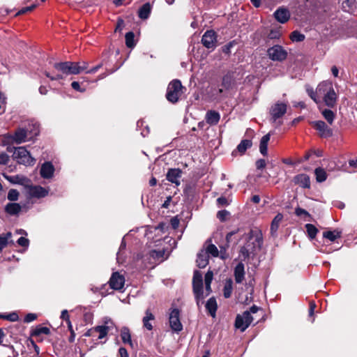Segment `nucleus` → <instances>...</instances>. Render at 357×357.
<instances>
[{"instance_id": "obj_1", "label": "nucleus", "mask_w": 357, "mask_h": 357, "mask_svg": "<svg viewBox=\"0 0 357 357\" xmlns=\"http://www.w3.org/2000/svg\"><path fill=\"white\" fill-rule=\"evenodd\" d=\"M263 245V236L260 230L250 229L245 236V243L241 247L239 250L240 256L242 257V261L252 259L257 255V252L260 250Z\"/></svg>"}, {"instance_id": "obj_2", "label": "nucleus", "mask_w": 357, "mask_h": 357, "mask_svg": "<svg viewBox=\"0 0 357 357\" xmlns=\"http://www.w3.org/2000/svg\"><path fill=\"white\" fill-rule=\"evenodd\" d=\"M75 63L72 61H64L54 63L53 67L59 73L52 75L48 71L44 72L45 75L52 81H56L63 79V75H76L77 68H75Z\"/></svg>"}, {"instance_id": "obj_3", "label": "nucleus", "mask_w": 357, "mask_h": 357, "mask_svg": "<svg viewBox=\"0 0 357 357\" xmlns=\"http://www.w3.org/2000/svg\"><path fill=\"white\" fill-rule=\"evenodd\" d=\"M333 87L331 82L324 81L318 84L315 91L312 88H310L307 89L306 91L314 102L318 104L321 102L323 98Z\"/></svg>"}, {"instance_id": "obj_4", "label": "nucleus", "mask_w": 357, "mask_h": 357, "mask_svg": "<svg viewBox=\"0 0 357 357\" xmlns=\"http://www.w3.org/2000/svg\"><path fill=\"white\" fill-rule=\"evenodd\" d=\"M192 291L197 305L199 306L200 303H204V296L203 289V278L200 271L196 270L194 271L192 278Z\"/></svg>"}, {"instance_id": "obj_5", "label": "nucleus", "mask_w": 357, "mask_h": 357, "mask_svg": "<svg viewBox=\"0 0 357 357\" xmlns=\"http://www.w3.org/2000/svg\"><path fill=\"white\" fill-rule=\"evenodd\" d=\"M183 89L184 87L179 79H173L167 86L165 95L167 100L171 103H176L183 93L182 90Z\"/></svg>"}, {"instance_id": "obj_6", "label": "nucleus", "mask_w": 357, "mask_h": 357, "mask_svg": "<svg viewBox=\"0 0 357 357\" xmlns=\"http://www.w3.org/2000/svg\"><path fill=\"white\" fill-rule=\"evenodd\" d=\"M13 158L17 160L19 164L24 165H33L36 160L31 157L29 151L25 147L20 146L16 149L13 153Z\"/></svg>"}, {"instance_id": "obj_7", "label": "nucleus", "mask_w": 357, "mask_h": 357, "mask_svg": "<svg viewBox=\"0 0 357 357\" xmlns=\"http://www.w3.org/2000/svg\"><path fill=\"white\" fill-rule=\"evenodd\" d=\"M267 54L272 61L281 62L287 59L288 53L282 46L275 45L268 49Z\"/></svg>"}, {"instance_id": "obj_8", "label": "nucleus", "mask_w": 357, "mask_h": 357, "mask_svg": "<svg viewBox=\"0 0 357 357\" xmlns=\"http://www.w3.org/2000/svg\"><path fill=\"white\" fill-rule=\"evenodd\" d=\"M253 321V317L250 314V312L245 311L243 315L238 314L235 319L234 326L236 328L241 330V331H245L248 326Z\"/></svg>"}, {"instance_id": "obj_9", "label": "nucleus", "mask_w": 357, "mask_h": 357, "mask_svg": "<svg viewBox=\"0 0 357 357\" xmlns=\"http://www.w3.org/2000/svg\"><path fill=\"white\" fill-rule=\"evenodd\" d=\"M217 38L218 35L214 30H207L202 37V43L206 48L213 50L217 46Z\"/></svg>"}, {"instance_id": "obj_10", "label": "nucleus", "mask_w": 357, "mask_h": 357, "mask_svg": "<svg viewBox=\"0 0 357 357\" xmlns=\"http://www.w3.org/2000/svg\"><path fill=\"white\" fill-rule=\"evenodd\" d=\"M169 322L171 329L176 333H179L183 330V325L180 321V310L178 308H174L169 313Z\"/></svg>"}, {"instance_id": "obj_11", "label": "nucleus", "mask_w": 357, "mask_h": 357, "mask_svg": "<svg viewBox=\"0 0 357 357\" xmlns=\"http://www.w3.org/2000/svg\"><path fill=\"white\" fill-rule=\"evenodd\" d=\"M287 105L284 102H277L271 106L270 109V114L271 120L275 122L278 119L282 117L287 112Z\"/></svg>"}, {"instance_id": "obj_12", "label": "nucleus", "mask_w": 357, "mask_h": 357, "mask_svg": "<svg viewBox=\"0 0 357 357\" xmlns=\"http://www.w3.org/2000/svg\"><path fill=\"white\" fill-rule=\"evenodd\" d=\"M312 127L319 132V136L322 138H328L333 135V130L329 128L323 121L312 122Z\"/></svg>"}, {"instance_id": "obj_13", "label": "nucleus", "mask_w": 357, "mask_h": 357, "mask_svg": "<svg viewBox=\"0 0 357 357\" xmlns=\"http://www.w3.org/2000/svg\"><path fill=\"white\" fill-rule=\"evenodd\" d=\"M109 283L112 289L114 290H121L123 288L125 278L119 272H114L112 274Z\"/></svg>"}, {"instance_id": "obj_14", "label": "nucleus", "mask_w": 357, "mask_h": 357, "mask_svg": "<svg viewBox=\"0 0 357 357\" xmlns=\"http://www.w3.org/2000/svg\"><path fill=\"white\" fill-rule=\"evenodd\" d=\"M236 85V78L233 71H228L222 78L221 86L225 90L231 89Z\"/></svg>"}, {"instance_id": "obj_15", "label": "nucleus", "mask_w": 357, "mask_h": 357, "mask_svg": "<svg viewBox=\"0 0 357 357\" xmlns=\"http://www.w3.org/2000/svg\"><path fill=\"white\" fill-rule=\"evenodd\" d=\"M290 16L289 10L284 7H280L273 13L275 19L281 24L287 22L290 19Z\"/></svg>"}, {"instance_id": "obj_16", "label": "nucleus", "mask_w": 357, "mask_h": 357, "mask_svg": "<svg viewBox=\"0 0 357 357\" xmlns=\"http://www.w3.org/2000/svg\"><path fill=\"white\" fill-rule=\"evenodd\" d=\"M292 182L297 185L303 188H310V178L306 174H299L296 175L293 179Z\"/></svg>"}, {"instance_id": "obj_17", "label": "nucleus", "mask_w": 357, "mask_h": 357, "mask_svg": "<svg viewBox=\"0 0 357 357\" xmlns=\"http://www.w3.org/2000/svg\"><path fill=\"white\" fill-rule=\"evenodd\" d=\"M182 176V171L178 168L169 169L167 173L166 178L169 182L176 184V185H180V178Z\"/></svg>"}, {"instance_id": "obj_18", "label": "nucleus", "mask_w": 357, "mask_h": 357, "mask_svg": "<svg viewBox=\"0 0 357 357\" xmlns=\"http://www.w3.org/2000/svg\"><path fill=\"white\" fill-rule=\"evenodd\" d=\"M54 167L51 162H45L40 167V174L43 178H51L54 175Z\"/></svg>"}, {"instance_id": "obj_19", "label": "nucleus", "mask_w": 357, "mask_h": 357, "mask_svg": "<svg viewBox=\"0 0 357 357\" xmlns=\"http://www.w3.org/2000/svg\"><path fill=\"white\" fill-rule=\"evenodd\" d=\"M29 193L32 197L42 198L47 195L48 191L40 185H30Z\"/></svg>"}, {"instance_id": "obj_20", "label": "nucleus", "mask_w": 357, "mask_h": 357, "mask_svg": "<svg viewBox=\"0 0 357 357\" xmlns=\"http://www.w3.org/2000/svg\"><path fill=\"white\" fill-rule=\"evenodd\" d=\"M238 231H239V229L234 230V231L229 232L227 234V236H226V241H227L226 246H220V250L219 251L218 257H220V259L225 260L229 257V255L227 251V248L229 247V243L231 241V236L233 235L236 234Z\"/></svg>"}, {"instance_id": "obj_21", "label": "nucleus", "mask_w": 357, "mask_h": 357, "mask_svg": "<svg viewBox=\"0 0 357 357\" xmlns=\"http://www.w3.org/2000/svg\"><path fill=\"white\" fill-rule=\"evenodd\" d=\"M337 100V96L335 93L333 87L328 92L326 96L323 98V100L326 106L328 107H334L336 105Z\"/></svg>"}, {"instance_id": "obj_22", "label": "nucleus", "mask_w": 357, "mask_h": 357, "mask_svg": "<svg viewBox=\"0 0 357 357\" xmlns=\"http://www.w3.org/2000/svg\"><path fill=\"white\" fill-rule=\"evenodd\" d=\"M220 119V114L215 110H208L205 115L206 122L210 126L217 125Z\"/></svg>"}, {"instance_id": "obj_23", "label": "nucleus", "mask_w": 357, "mask_h": 357, "mask_svg": "<svg viewBox=\"0 0 357 357\" xmlns=\"http://www.w3.org/2000/svg\"><path fill=\"white\" fill-rule=\"evenodd\" d=\"M245 273L244 264L241 261L235 266L234 270L235 282L238 284L242 283L245 278Z\"/></svg>"}, {"instance_id": "obj_24", "label": "nucleus", "mask_w": 357, "mask_h": 357, "mask_svg": "<svg viewBox=\"0 0 357 357\" xmlns=\"http://www.w3.org/2000/svg\"><path fill=\"white\" fill-rule=\"evenodd\" d=\"M197 193V184L195 182H189L185 184L183 195L188 199H193Z\"/></svg>"}, {"instance_id": "obj_25", "label": "nucleus", "mask_w": 357, "mask_h": 357, "mask_svg": "<svg viewBox=\"0 0 357 357\" xmlns=\"http://www.w3.org/2000/svg\"><path fill=\"white\" fill-rule=\"evenodd\" d=\"M252 146V142L250 139H243L237 146L236 149L232 151V155H236L239 153L241 155L245 154V151Z\"/></svg>"}, {"instance_id": "obj_26", "label": "nucleus", "mask_w": 357, "mask_h": 357, "mask_svg": "<svg viewBox=\"0 0 357 357\" xmlns=\"http://www.w3.org/2000/svg\"><path fill=\"white\" fill-rule=\"evenodd\" d=\"M28 135L26 128H19L15 130L13 139L17 144H21L26 141Z\"/></svg>"}, {"instance_id": "obj_27", "label": "nucleus", "mask_w": 357, "mask_h": 357, "mask_svg": "<svg viewBox=\"0 0 357 357\" xmlns=\"http://www.w3.org/2000/svg\"><path fill=\"white\" fill-rule=\"evenodd\" d=\"M206 310L208 313L212 317H215L218 310V304L216 299L214 296L210 298L205 305Z\"/></svg>"}, {"instance_id": "obj_28", "label": "nucleus", "mask_w": 357, "mask_h": 357, "mask_svg": "<svg viewBox=\"0 0 357 357\" xmlns=\"http://www.w3.org/2000/svg\"><path fill=\"white\" fill-rule=\"evenodd\" d=\"M209 256L207 255V252H205L204 250H202L198 254L197 257V266L199 268H205L208 264Z\"/></svg>"}, {"instance_id": "obj_29", "label": "nucleus", "mask_w": 357, "mask_h": 357, "mask_svg": "<svg viewBox=\"0 0 357 357\" xmlns=\"http://www.w3.org/2000/svg\"><path fill=\"white\" fill-rule=\"evenodd\" d=\"M25 128L27 130L30 139L38 135L40 133V126L36 122L30 121Z\"/></svg>"}, {"instance_id": "obj_30", "label": "nucleus", "mask_w": 357, "mask_h": 357, "mask_svg": "<svg viewBox=\"0 0 357 357\" xmlns=\"http://www.w3.org/2000/svg\"><path fill=\"white\" fill-rule=\"evenodd\" d=\"M283 219V215L282 213H278L273 219L271 224V234L274 236H276L277 231L279 228L280 224Z\"/></svg>"}, {"instance_id": "obj_31", "label": "nucleus", "mask_w": 357, "mask_h": 357, "mask_svg": "<svg viewBox=\"0 0 357 357\" xmlns=\"http://www.w3.org/2000/svg\"><path fill=\"white\" fill-rule=\"evenodd\" d=\"M153 320H155L154 314L149 309H147L145 312V316L142 319L143 326L148 331L153 330V325L150 323V321Z\"/></svg>"}, {"instance_id": "obj_32", "label": "nucleus", "mask_w": 357, "mask_h": 357, "mask_svg": "<svg viewBox=\"0 0 357 357\" xmlns=\"http://www.w3.org/2000/svg\"><path fill=\"white\" fill-rule=\"evenodd\" d=\"M3 176L7 181L13 184L24 185L25 182L29 181L26 177L18 174L15 176H7L4 174Z\"/></svg>"}, {"instance_id": "obj_33", "label": "nucleus", "mask_w": 357, "mask_h": 357, "mask_svg": "<svg viewBox=\"0 0 357 357\" xmlns=\"http://www.w3.org/2000/svg\"><path fill=\"white\" fill-rule=\"evenodd\" d=\"M121 340L124 344H128L131 347H133V343L131 340L130 331L128 327L123 326L121 330Z\"/></svg>"}, {"instance_id": "obj_34", "label": "nucleus", "mask_w": 357, "mask_h": 357, "mask_svg": "<svg viewBox=\"0 0 357 357\" xmlns=\"http://www.w3.org/2000/svg\"><path fill=\"white\" fill-rule=\"evenodd\" d=\"M271 135L269 133L264 135L259 143V151L264 155L266 156L268 155V144L270 140Z\"/></svg>"}, {"instance_id": "obj_35", "label": "nucleus", "mask_w": 357, "mask_h": 357, "mask_svg": "<svg viewBox=\"0 0 357 357\" xmlns=\"http://www.w3.org/2000/svg\"><path fill=\"white\" fill-rule=\"evenodd\" d=\"M151 12V6L149 3H146L141 6L138 10V16L142 20L149 18Z\"/></svg>"}, {"instance_id": "obj_36", "label": "nucleus", "mask_w": 357, "mask_h": 357, "mask_svg": "<svg viewBox=\"0 0 357 357\" xmlns=\"http://www.w3.org/2000/svg\"><path fill=\"white\" fill-rule=\"evenodd\" d=\"M22 207L18 203H8L5 207V211L11 215H17L21 211Z\"/></svg>"}, {"instance_id": "obj_37", "label": "nucleus", "mask_w": 357, "mask_h": 357, "mask_svg": "<svg viewBox=\"0 0 357 357\" xmlns=\"http://www.w3.org/2000/svg\"><path fill=\"white\" fill-rule=\"evenodd\" d=\"M213 278V272L211 270H208L207 273L205 274L204 277V282H205V289L206 292V296H208L212 292L211 289V282Z\"/></svg>"}, {"instance_id": "obj_38", "label": "nucleus", "mask_w": 357, "mask_h": 357, "mask_svg": "<svg viewBox=\"0 0 357 357\" xmlns=\"http://www.w3.org/2000/svg\"><path fill=\"white\" fill-rule=\"evenodd\" d=\"M342 8L348 13H354L357 10V0H345L342 2Z\"/></svg>"}, {"instance_id": "obj_39", "label": "nucleus", "mask_w": 357, "mask_h": 357, "mask_svg": "<svg viewBox=\"0 0 357 357\" xmlns=\"http://www.w3.org/2000/svg\"><path fill=\"white\" fill-rule=\"evenodd\" d=\"M342 231L338 229L333 231H326L323 233V237L328 239L331 242H334L337 238H341Z\"/></svg>"}, {"instance_id": "obj_40", "label": "nucleus", "mask_w": 357, "mask_h": 357, "mask_svg": "<svg viewBox=\"0 0 357 357\" xmlns=\"http://www.w3.org/2000/svg\"><path fill=\"white\" fill-rule=\"evenodd\" d=\"M42 334H50V328L46 326H42L41 325H38L31 331V336L38 337Z\"/></svg>"}, {"instance_id": "obj_41", "label": "nucleus", "mask_w": 357, "mask_h": 357, "mask_svg": "<svg viewBox=\"0 0 357 357\" xmlns=\"http://www.w3.org/2000/svg\"><path fill=\"white\" fill-rule=\"evenodd\" d=\"M233 291V281L231 278L226 280L224 288H223V296L225 298L231 297Z\"/></svg>"}, {"instance_id": "obj_42", "label": "nucleus", "mask_w": 357, "mask_h": 357, "mask_svg": "<svg viewBox=\"0 0 357 357\" xmlns=\"http://www.w3.org/2000/svg\"><path fill=\"white\" fill-rule=\"evenodd\" d=\"M306 229L307 236L310 239L312 240L315 238L317 233L319 232L318 229L312 224H306L305 225Z\"/></svg>"}, {"instance_id": "obj_43", "label": "nucleus", "mask_w": 357, "mask_h": 357, "mask_svg": "<svg viewBox=\"0 0 357 357\" xmlns=\"http://www.w3.org/2000/svg\"><path fill=\"white\" fill-rule=\"evenodd\" d=\"M316 180L318 183H322L327 178V174L326 171L321 167H317L314 170Z\"/></svg>"}, {"instance_id": "obj_44", "label": "nucleus", "mask_w": 357, "mask_h": 357, "mask_svg": "<svg viewBox=\"0 0 357 357\" xmlns=\"http://www.w3.org/2000/svg\"><path fill=\"white\" fill-rule=\"evenodd\" d=\"M94 331L96 333H99V335L98 339L100 340L106 337L109 333V326H97L96 327H93Z\"/></svg>"}, {"instance_id": "obj_45", "label": "nucleus", "mask_w": 357, "mask_h": 357, "mask_svg": "<svg viewBox=\"0 0 357 357\" xmlns=\"http://www.w3.org/2000/svg\"><path fill=\"white\" fill-rule=\"evenodd\" d=\"M321 114L327 122L332 125L335 118V114L329 109H325L321 112Z\"/></svg>"}, {"instance_id": "obj_46", "label": "nucleus", "mask_w": 357, "mask_h": 357, "mask_svg": "<svg viewBox=\"0 0 357 357\" xmlns=\"http://www.w3.org/2000/svg\"><path fill=\"white\" fill-rule=\"evenodd\" d=\"M125 39L126 45L128 48H133L136 45L135 42V34L132 31L126 33Z\"/></svg>"}, {"instance_id": "obj_47", "label": "nucleus", "mask_w": 357, "mask_h": 357, "mask_svg": "<svg viewBox=\"0 0 357 357\" xmlns=\"http://www.w3.org/2000/svg\"><path fill=\"white\" fill-rule=\"evenodd\" d=\"M164 255H165L164 250H153L150 252V257L157 261H163Z\"/></svg>"}, {"instance_id": "obj_48", "label": "nucleus", "mask_w": 357, "mask_h": 357, "mask_svg": "<svg viewBox=\"0 0 357 357\" xmlns=\"http://www.w3.org/2000/svg\"><path fill=\"white\" fill-rule=\"evenodd\" d=\"M305 38V35L297 30L292 31L290 34V39L293 42H302Z\"/></svg>"}, {"instance_id": "obj_49", "label": "nucleus", "mask_w": 357, "mask_h": 357, "mask_svg": "<svg viewBox=\"0 0 357 357\" xmlns=\"http://www.w3.org/2000/svg\"><path fill=\"white\" fill-rule=\"evenodd\" d=\"M204 252H207L208 256L209 255L214 257H218L219 256V250L214 244H209Z\"/></svg>"}, {"instance_id": "obj_50", "label": "nucleus", "mask_w": 357, "mask_h": 357, "mask_svg": "<svg viewBox=\"0 0 357 357\" xmlns=\"http://www.w3.org/2000/svg\"><path fill=\"white\" fill-rule=\"evenodd\" d=\"M75 68H77L76 75L80 73L82 71L86 70L88 68L89 63L86 61H82L79 62H75Z\"/></svg>"}, {"instance_id": "obj_51", "label": "nucleus", "mask_w": 357, "mask_h": 357, "mask_svg": "<svg viewBox=\"0 0 357 357\" xmlns=\"http://www.w3.org/2000/svg\"><path fill=\"white\" fill-rule=\"evenodd\" d=\"M0 319H6L10 321H16L19 319V316L16 312H12L8 314H0Z\"/></svg>"}, {"instance_id": "obj_52", "label": "nucleus", "mask_w": 357, "mask_h": 357, "mask_svg": "<svg viewBox=\"0 0 357 357\" xmlns=\"http://www.w3.org/2000/svg\"><path fill=\"white\" fill-rule=\"evenodd\" d=\"M20 193L15 189H10L8 193V199L11 202L17 201L19 198Z\"/></svg>"}, {"instance_id": "obj_53", "label": "nucleus", "mask_w": 357, "mask_h": 357, "mask_svg": "<svg viewBox=\"0 0 357 357\" xmlns=\"http://www.w3.org/2000/svg\"><path fill=\"white\" fill-rule=\"evenodd\" d=\"M236 44L234 40L230 41L224 46L222 47V51L225 54H229L231 53V48Z\"/></svg>"}, {"instance_id": "obj_54", "label": "nucleus", "mask_w": 357, "mask_h": 357, "mask_svg": "<svg viewBox=\"0 0 357 357\" xmlns=\"http://www.w3.org/2000/svg\"><path fill=\"white\" fill-rule=\"evenodd\" d=\"M229 215V212L227 211V210L219 211L217 213V218L221 222H225Z\"/></svg>"}, {"instance_id": "obj_55", "label": "nucleus", "mask_w": 357, "mask_h": 357, "mask_svg": "<svg viewBox=\"0 0 357 357\" xmlns=\"http://www.w3.org/2000/svg\"><path fill=\"white\" fill-rule=\"evenodd\" d=\"M295 214L296 215L301 217L302 215H304L305 217L310 218L311 215L305 209L297 207L295 208Z\"/></svg>"}, {"instance_id": "obj_56", "label": "nucleus", "mask_w": 357, "mask_h": 357, "mask_svg": "<svg viewBox=\"0 0 357 357\" xmlns=\"http://www.w3.org/2000/svg\"><path fill=\"white\" fill-rule=\"evenodd\" d=\"M281 36V33L278 29H271L268 35L270 39H278Z\"/></svg>"}, {"instance_id": "obj_57", "label": "nucleus", "mask_w": 357, "mask_h": 357, "mask_svg": "<svg viewBox=\"0 0 357 357\" xmlns=\"http://www.w3.org/2000/svg\"><path fill=\"white\" fill-rule=\"evenodd\" d=\"M19 245L27 248L29 245V240L25 237H20L17 241Z\"/></svg>"}, {"instance_id": "obj_58", "label": "nucleus", "mask_w": 357, "mask_h": 357, "mask_svg": "<svg viewBox=\"0 0 357 357\" xmlns=\"http://www.w3.org/2000/svg\"><path fill=\"white\" fill-rule=\"evenodd\" d=\"M266 162L264 159H259L255 162L257 169L261 170L266 167Z\"/></svg>"}, {"instance_id": "obj_59", "label": "nucleus", "mask_w": 357, "mask_h": 357, "mask_svg": "<svg viewBox=\"0 0 357 357\" xmlns=\"http://www.w3.org/2000/svg\"><path fill=\"white\" fill-rule=\"evenodd\" d=\"M316 307H317V305H316L315 302L313 301H310L309 303V310H308L309 317H314V310H315Z\"/></svg>"}, {"instance_id": "obj_60", "label": "nucleus", "mask_w": 357, "mask_h": 357, "mask_svg": "<svg viewBox=\"0 0 357 357\" xmlns=\"http://www.w3.org/2000/svg\"><path fill=\"white\" fill-rule=\"evenodd\" d=\"M326 168L328 171H334L336 169H339V167L337 166L335 160H329L326 166Z\"/></svg>"}, {"instance_id": "obj_61", "label": "nucleus", "mask_w": 357, "mask_h": 357, "mask_svg": "<svg viewBox=\"0 0 357 357\" xmlns=\"http://www.w3.org/2000/svg\"><path fill=\"white\" fill-rule=\"evenodd\" d=\"M9 162V156L6 153H0V165H7Z\"/></svg>"}, {"instance_id": "obj_62", "label": "nucleus", "mask_w": 357, "mask_h": 357, "mask_svg": "<svg viewBox=\"0 0 357 357\" xmlns=\"http://www.w3.org/2000/svg\"><path fill=\"white\" fill-rule=\"evenodd\" d=\"M37 319V315L33 313L27 314L24 319V321L26 323L31 322Z\"/></svg>"}, {"instance_id": "obj_63", "label": "nucleus", "mask_w": 357, "mask_h": 357, "mask_svg": "<svg viewBox=\"0 0 357 357\" xmlns=\"http://www.w3.org/2000/svg\"><path fill=\"white\" fill-rule=\"evenodd\" d=\"M217 203L219 206H225L229 205V202L225 197H220L217 199Z\"/></svg>"}, {"instance_id": "obj_64", "label": "nucleus", "mask_w": 357, "mask_h": 357, "mask_svg": "<svg viewBox=\"0 0 357 357\" xmlns=\"http://www.w3.org/2000/svg\"><path fill=\"white\" fill-rule=\"evenodd\" d=\"M119 354L120 357H129L128 351L124 347H120L119 349Z\"/></svg>"}]
</instances>
